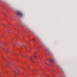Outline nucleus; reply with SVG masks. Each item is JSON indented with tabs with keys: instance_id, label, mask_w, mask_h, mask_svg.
Segmentation results:
<instances>
[{
	"instance_id": "obj_5",
	"label": "nucleus",
	"mask_w": 77,
	"mask_h": 77,
	"mask_svg": "<svg viewBox=\"0 0 77 77\" xmlns=\"http://www.w3.org/2000/svg\"><path fill=\"white\" fill-rule=\"evenodd\" d=\"M33 41H35V39H33Z\"/></svg>"
},
{
	"instance_id": "obj_3",
	"label": "nucleus",
	"mask_w": 77,
	"mask_h": 77,
	"mask_svg": "<svg viewBox=\"0 0 77 77\" xmlns=\"http://www.w3.org/2000/svg\"><path fill=\"white\" fill-rule=\"evenodd\" d=\"M17 45H20V46H24V47L25 46L24 45H21L20 44H19L18 43H17Z\"/></svg>"
},
{
	"instance_id": "obj_1",
	"label": "nucleus",
	"mask_w": 77,
	"mask_h": 77,
	"mask_svg": "<svg viewBox=\"0 0 77 77\" xmlns=\"http://www.w3.org/2000/svg\"><path fill=\"white\" fill-rule=\"evenodd\" d=\"M17 14L18 15V16H19V17H23V14L21 12L19 11L17 12Z\"/></svg>"
},
{
	"instance_id": "obj_7",
	"label": "nucleus",
	"mask_w": 77,
	"mask_h": 77,
	"mask_svg": "<svg viewBox=\"0 0 77 77\" xmlns=\"http://www.w3.org/2000/svg\"><path fill=\"white\" fill-rule=\"evenodd\" d=\"M31 70H32V71H33V70H33V69H31Z\"/></svg>"
},
{
	"instance_id": "obj_6",
	"label": "nucleus",
	"mask_w": 77,
	"mask_h": 77,
	"mask_svg": "<svg viewBox=\"0 0 77 77\" xmlns=\"http://www.w3.org/2000/svg\"><path fill=\"white\" fill-rule=\"evenodd\" d=\"M35 58H36V56L35 55Z\"/></svg>"
},
{
	"instance_id": "obj_2",
	"label": "nucleus",
	"mask_w": 77,
	"mask_h": 77,
	"mask_svg": "<svg viewBox=\"0 0 77 77\" xmlns=\"http://www.w3.org/2000/svg\"><path fill=\"white\" fill-rule=\"evenodd\" d=\"M53 60H54V59H49V60H50V61L51 62V66H52V65H53Z\"/></svg>"
},
{
	"instance_id": "obj_4",
	"label": "nucleus",
	"mask_w": 77,
	"mask_h": 77,
	"mask_svg": "<svg viewBox=\"0 0 77 77\" xmlns=\"http://www.w3.org/2000/svg\"><path fill=\"white\" fill-rule=\"evenodd\" d=\"M30 60H32V57H31L30 58Z\"/></svg>"
},
{
	"instance_id": "obj_10",
	"label": "nucleus",
	"mask_w": 77,
	"mask_h": 77,
	"mask_svg": "<svg viewBox=\"0 0 77 77\" xmlns=\"http://www.w3.org/2000/svg\"><path fill=\"white\" fill-rule=\"evenodd\" d=\"M45 75H46V74H45Z\"/></svg>"
},
{
	"instance_id": "obj_9",
	"label": "nucleus",
	"mask_w": 77,
	"mask_h": 77,
	"mask_svg": "<svg viewBox=\"0 0 77 77\" xmlns=\"http://www.w3.org/2000/svg\"><path fill=\"white\" fill-rule=\"evenodd\" d=\"M13 45H14V44H13Z\"/></svg>"
},
{
	"instance_id": "obj_8",
	"label": "nucleus",
	"mask_w": 77,
	"mask_h": 77,
	"mask_svg": "<svg viewBox=\"0 0 77 77\" xmlns=\"http://www.w3.org/2000/svg\"><path fill=\"white\" fill-rule=\"evenodd\" d=\"M22 56H23L24 57V55H22Z\"/></svg>"
}]
</instances>
